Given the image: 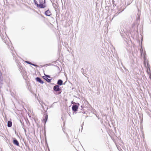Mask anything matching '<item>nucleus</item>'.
Masks as SVG:
<instances>
[{
    "label": "nucleus",
    "mask_w": 151,
    "mask_h": 151,
    "mask_svg": "<svg viewBox=\"0 0 151 151\" xmlns=\"http://www.w3.org/2000/svg\"><path fill=\"white\" fill-rule=\"evenodd\" d=\"M34 3L35 5H36L37 7L38 3L37 1L36 0H34Z\"/></svg>",
    "instance_id": "12"
},
{
    "label": "nucleus",
    "mask_w": 151,
    "mask_h": 151,
    "mask_svg": "<svg viewBox=\"0 0 151 151\" xmlns=\"http://www.w3.org/2000/svg\"><path fill=\"white\" fill-rule=\"evenodd\" d=\"M45 14L47 16H50L52 15V13L49 9H48L45 12Z\"/></svg>",
    "instance_id": "4"
},
{
    "label": "nucleus",
    "mask_w": 151,
    "mask_h": 151,
    "mask_svg": "<svg viewBox=\"0 0 151 151\" xmlns=\"http://www.w3.org/2000/svg\"><path fill=\"white\" fill-rule=\"evenodd\" d=\"M80 105L79 103H77L76 104L73 105L72 107V109L73 111L74 112H76L78 111V107Z\"/></svg>",
    "instance_id": "3"
},
{
    "label": "nucleus",
    "mask_w": 151,
    "mask_h": 151,
    "mask_svg": "<svg viewBox=\"0 0 151 151\" xmlns=\"http://www.w3.org/2000/svg\"><path fill=\"white\" fill-rule=\"evenodd\" d=\"M81 106V107H82V106Z\"/></svg>",
    "instance_id": "27"
},
{
    "label": "nucleus",
    "mask_w": 151,
    "mask_h": 151,
    "mask_svg": "<svg viewBox=\"0 0 151 151\" xmlns=\"http://www.w3.org/2000/svg\"><path fill=\"white\" fill-rule=\"evenodd\" d=\"M52 78L51 79H48L47 78H46V79H45V80H46L47 82L48 83H50L51 82V80H52Z\"/></svg>",
    "instance_id": "11"
},
{
    "label": "nucleus",
    "mask_w": 151,
    "mask_h": 151,
    "mask_svg": "<svg viewBox=\"0 0 151 151\" xmlns=\"http://www.w3.org/2000/svg\"><path fill=\"white\" fill-rule=\"evenodd\" d=\"M22 127L23 128L24 127V124L23 125H22Z\"/></svg>",
    "instance_id": "23"
},
{
    "label": "nucleus",
    "mask_w": 151,
    "mask_h": 151,
    "mask_svg": "<svg viewBox=\"0 0 151 151\" xmlns=\"http://www.w3.org/2000/svg\"><path fill=\"white\" fill-rule=\"evenodd\" d=\"M147 70H150V66L149 64V63H147Z\"/></svg>",
    "instance_id": "13"
},
{
    "label": "nucleus",
    "mask_w": 151,
    "mask_h": 151,
    "mask_svg": "<svg viewBox=\"0 0 151 151\" xmlns=\"http://www.w3.org/2000/svg\"><path fill=\"white\" fill-rule=\"evenodd\" d=\"M150 79H151V75H150Z\"/></svg>",
    "instance_id": "24"
},
{
    "label": "nucleus",
    "mask_w": 151,
    "mask_h": 151,
    "mask_svg": "<svg viewBox=\"0 0 151 151\" xmlns=\"http://www.w3.org/2000/svg\"><path fill=\"white\" fill-rule=\"evenodd\" d=\"M57 84L59 86H61L63 84V81L61 79H59L58 81Z\"/></svg>",
    "instance_id": "7"
},
{
    "label": "nucleus",
    "mask_w": 151,
    "mask_h": 151,
    "mask_svg": "<svg viewBox=\"0 0 151 151\" xmlns=\"http://www.w3.org/2000/svg\"><path fill=\"white\" fill-rule=\"evenodd\" d=\"M71 104H73V105H75V104H77V103H75V102L73 101H72L71 102Z\"/></svg>",
    "instance_id": "18"
},
{
    "label": "nucleus",
    "mask_w": 151,
    "mask_h": 151,
    "mask_svg": "<svg viewBox=\"0 0 151 151\" xmlns=\"http://www.w3.org/2000/svg\"><path fill=\"white\" fill-rule=\"evenodd\" d=\"M82 127V129H83V127H82H82Z\"/></svg>",
    "instance_id": "26"
},
{
    "label": "nucleus",
    "mask_w": 151,
    "mask_h": 151,
    "mask_svg": "<svg viewBox=\"0 0 151 151\" xmlns=\"http://www.w3.org/2000/svg\"><path fill=\"white\" fill-rule=\"evenodd\" d=\"M20 121L22 125L24 124V122H22L21 120H20Z\"/></svg>",
    "instance_id": "19"
},
{
    "label": "nucleus",
    "mask_w": 151,
    "mask_h": 151,
    "mask_svg": "<svg viewBox=\"0 0 151 151\" xmlns=\"http://www.w3.org/2000/svg\"><path fill=\"white\" fill-rule=\"evenodd\" d=\"M120 13V12H119V13L117 12V13H115L113 16V18L115 17V16H117Z\"/></svg>",
    "instance_id": "14"
},
{
    "label": "nucleus",
    "mask_w": 151,
    "mask_h": 151,
    "mask_svg": "<svg viewBox=\"0 0 151 151\" xmlns=\"http://www.w3.org/2000/svg\"><path fill=\"white\" fill-rule=\"evenodd\" d=\"M35 79L37 82H38L40 83L43 84L44 83V81L39 77H36Z\"/></svg>",
    "instance_id": "6"
},
{
    "label": "nucleus",
    "mask_w": 151,
    "mask_h": 151,
    "mask_svg": "<svg viewBox=\"0 0 151 151\" xmlns=\"http://www.w3.org/2000/svg\"><path fill=\"white\" fill-rule=\"evenodd\" d=\"M0 35L2 39L3 40H4L3 38L2 37V36H3V35H1V33H0Z\"/></svg>",
    "instance_id": "21"
},
{
    "label": "nucleus",
    "mask_w": 151,
    "mask_h": 151,
    "mask_svg": "<svg viewBox=\"0 0 151 151\" xmlns=\"http://www.w3.org/2000/svg\"><path fill=\"white\" fill-rule=\"evenodd\" d=\"M42 78L45 80V79H46V77L45 76H43L42 77Z\"/></svg>",
    "instance_id": "20"
},
{
    "label": "nucleus",
    "mask_w": 151,
    "mask_h": 151,
    "mask_svg": "<svg viewBox=\"0 0 151 151\" xmlns=\"http://www.w3.org/2000/svg\"><path fill=\"white\" fill-rule=\"evenodd\" d=\"M44 75L47 78H51L50 76L49 75H46V74H45V73H44Z\"/></svg>",
    "instance_id": "16"
},
{
    "label": "nucleus",
    "mask_w": 151,
    "mask_h": 151,
    "mask_svg": "<svg viewBox=\"0 0 151 151\" xmlns=\"http://www.w3.org/2000/svg\"><path fill=\"white\" fill-rule=\"evenodd\" d=\"M53 91L58 92V94H60L61 93L62 89L60 88L59 86L56 85L53 86Z\"/></svg>",
    "instance_id": "2"
},
{
    "label": "nucleus",
    "mask_w": 151,
    "mask_h": 151,
    "mask_svg": "<svg viewBox=\"0 0 151 151\" xmlns=\"http://www.w3.org/2000/svg\"><path fill=\"white\" fill-rule=\"evenodd\" d=\"M39 4H38L37 8L39 9H43L46 7L45 0H38Z\"/></svg>",
    "instance_id": "1"
},
{
    "label": "nucleus",
    "mask_w": 151,
    "mask_h": 151,
    "mask_svg": "<svg viewBox=\"0 0 151 151\" xmlns=\"http://www.w3.org/2000/svg\"><path fill=\"white\" fill-rule=\"evenodd\" d=\"M48 119V115H45V118L43 119L44 122H45V123H46L47 120Z\"/></svg>",
    "instance_id": "10"
},
{
    "label": "nucleus",
    "mask_w": 151,
    "mask_h": 151,
    "mask_svg": "<svg viewBox=\"0 0 151 151\" xmlns=\"http://www.w3.org/2000/svg\"><path fill=\"white\" fill-rule=\"evenodd\" d=\"M12 122L11 121H8L7 122V127H11L12 126Z\"/></svg>",
    "instance_id": "8"
},
{
    "label": "nucleus",
    "mask_w": 151,
    "mask_h": 151,
    "mask_svg": "<svg viewBox=\"0 0 151 151\" xmlns=\"http://www.w3.org/2000/svg\"><path fill=\"white\" fill-rule=\"evenodd\" d=\"M137 19L138 20L140 19V17L139 16L137 17Z\"/></svg>",
    "instance_id": "22"
},
{
    "label": "nucleus",
    "mask_w": 151,
    "mask_h": 151,
    "mask_svg": "<svg viewBox=\"0 0 151 151\" xmlns=\"http://www.w3.org/2000/svg\"><path fill=\"white\" fill-rule=\"evenodd\" d=\"M31 65H32L34 66H35V67H37V66H38L37 65L35 64H33V63H32Z\"/></svg>",
    "instance_id": "17"
},
{
    "label": "nucleus",
    "mask_w": 151,
    "mask_h": 151,
    "mask_svg": "<svg viewBox=\"0 0 151 151\" xmlns=\"http://www.w3.org/2000/svg\"><path fill=\"white\" fill-rule=\"evenodd\" d=\"M25 62L27 63H28L29 64L31 65L32 63H31V62L29 61H25Z\"/></svg>",
    "instance_id": "15"
},
{
    "label": "nucleus",
    "mask_w": 151,
    "mask_h": 151,
    "mask_svg": "<svg viewBox=\"0 0 151 151\" xmlns=\"http://www.w3.org/2000/svg\"><path fill=\"white\" fill-rule=\"evenodd\" d=\"M13 143L17 146H19V143L17 140L15 138H13Z\"/></svg>",
    "instance_id": "5"
},
{
    "label": "nucleus",
    "mask_w": 151,
    "mask_h": 151,
    "mask_svg": "<svg viewBox=\"0 0 151 151\" xmlns=\"http://www.w3.org/2000/svg\"><path fill=\"white\" fill-rule=\"evenodd\" d=\"M19 70L20 71L21 73H22V74H24V70L22 68V66H19Z\"/></svg>",
    "instance_id": "9"
},
{
    "label": "nucleus",
    "mask_w": 151,
    "mask_h": 151,
    "mask_svg": "<svg viewBox=\"0 0 151 151\" xmlns=\"http://www.w3.org/2000/svg\"><path fill=\"white\" fill-rule=\"evenodd\" d=\"M81 70H83V68H82Z\"/></svg>",
    "instance_id": "25"
}]
</instances>
